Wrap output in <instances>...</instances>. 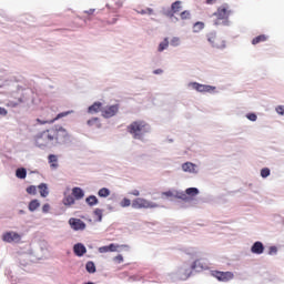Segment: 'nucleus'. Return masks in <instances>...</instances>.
<instances>
[{"label": "nucleus", "mask_w": 284, "mask_h": 284, "mask_svg": "<svg viewBox=\"0 0 284 284\" xmlns=\"http://www.w3.org/2000/svg\"><path fill=\"white\" fill-rule=\"evenodd\" d=\"M121 6H123V3H122V2H120V3H119V8H121Z\"/></svg>", "instance_id": "6e6d98bb"}, {"label": "nucleus", "mask_w": 284, "mask_h": 284, "mask_svg": "<svg viewBox=\"0 0 284 284\" xmlns=\"http://www.w3.org/2000/svg\"><path fill=\"white\" fill-rule=\"evenodd\" d=\"M94 214H95V216H98L99 221H102V219H103V210L95 209L94 210Z\"/></svg>", "instance_id": "e433bc0d"}, {"label": "nucleus", "mask_w": 284, "mask_h": 284, "mask_svg": "<svg viewBox=\"0 0 284 284\" xmlns=\"http://www.w3.org/2000/svg\"><path fill=\"white\" fill-rule=\"evenodd\" d=\"M246 119H248V121H256L257 116L255 113H248L246 115Z\"/></svg>", "instance_id": "ea45409f"}, {"label": "nucleus", "mask_w": 284, "mask_h": 284, "mask_svg": "<svg viewBox=\"0 0 284 284\" xmlns=\"http://www.w3.org/2000/svg\"><path fill=\"white\" fill-rule=\"evenodd\" d=\"M38 190L40 195L45 199V196H48V194H50V191H48V184L45 183H41L40 185H38Z\"/></svg>", "instance_id": "6ab92c4d"}, {"label": "nucleus", "mask_w": 284, "mask_h": 284, "mask_svg": "<svg viewBox=\"0 0 284 284\" xmlns=\"http://www.w3.org/2000/svg\"><path fill=\"white\" fill-rule=\"evenodd\" d=\"M2 240L6 243H19V241H21V235L16 232H7L3 234Z\"/></svg>", "instance_id": "9d476101"}, {"label": "nucleus", "mask_w": 284, "mask_h": 284, "mask_svg": "<svg viewBox=\"0 0 284 284\" xmlns=\"http://www.w3.org/2000/svg\"><path fill=\"white\" fill-rule=\"evenodd\" d=\"M129 194H131V196H141V192L139 190H133L129 192Z\"/></svg>", "instance_id": "a19ab883"}, {"label": "nucleus", "mask_w": 284, "mask_h": 284, "mask_svg": "<svg viewBox=\"0 0 284 284\" xmlns=\"http://www.w3.org/2000/svg\"><path fill=\"white\" fill-rule=\"evenodd\" d=\"M111 23H116V19H114L113 21H111Z\"/></svg>", "instance_id": "5fc2aeb1"}, {"label": "nucleus", "mask_w": 284, "mask_h": 284, "mask_svg": "<svg viewBox=\"0 0 284 284\" xmlns=\"http://www.w3.org/2000/svg\"><path fill=\"white\" fill-rule=\"evenodd\" d=\"M103 103L101 102H95L91 106H89L88 112L89 114H97L99 112H102Z\"/></svg>", "instance_id": "ddd939ff"}, {"label": "nucleus", "mask_w": 284, "mask_h": 284, "mask_svg": "<svg viewBox=\"0 0 284 284\" xmlns=\"http://www.w3.org/2000/svg\"><path fill=\"white\" fill-rule=\"evenodd\" d=\"M119 112V104H113L102 109V116L104 119H112Z\"/></svg>", "instance_id": "1a4fd4ad"}, {"label": "nucleus", "mask_w": 284, "mask_h": 284, "mask_svg": "<svg viewBox=\"0 0 284 284\" xmlns=\"http://www.w3.org/2000/svg\"><path fill=\"white\" fill-rule=\"evenodd\" d=\"M37 148H50V145H63L70 141V133L61 125H54L36 135Z\"/></svg>", "instance_id": "f257e3e1"}, {"label": "nucleus", "mask_w": 284, "mask_h": 284, "mask_svg": "<svg viewBox=\"0 0 284 284\" xmlns=\"http://www.w3.org/2000/svg\"><path fill=\"white\" fill-rule=\"evenodd\" d=\"M72 196H74L77 201H81V199L85 196V193L83 192V189L75 186L72 189Z\"/></svg>", "instance_id": "f3484780"}, {"label": "nucleus", "mask_w": 284, "mask_h": 284, "mask_svg": "<svg viewBox=\"0 0 284 284\" xmlns=\"http://www.w3.org/2000/svg\"><path fill=\"white\" fill-rule=\"evenodd\" d=\"M138 14H154V9L152 8H146L142 10H136Z\"/></svg>", "instance_id": "473e14b6"}, {"label": "nucleus", "mask_w": 284, "mask_h": 284, "mask_svg": "<svg viewBox=\"0 0 284 284\" xmlns=\"http://www.w3.org/2000/svg\"><path fill=\"white\" fill-rule=\"evenodd\" d=\"M63 205H74V196L68 195L63 199Z\"/></svg>", "instance_id": "7c9ffc66"}, {"label": "nucleus", "mask_w": 284, "mask_h": 284, "mask_svg": "<svg viewBox=\"0 0 284 284\" xmlns=\"http://www.w3.org/2000/svg\"><path fill=\"white\" fill-rule=\"evenodd\" d=\"M182 3L183 2H181V1H175V2H173L172 4H171V12H172V14H171V17H174V14H176L178 12H181V10H182Z\"/></svg>", "instance_id": "a211bd4d"}, {"label": "nucleus", "mask_w": 284, "mask_h": 284, "mask_svg": "<svg viewBox=\"0 0 284 284\" xmlns=\"http://www.w3.org/2000/svg\"><path fill=\"white\" fill-rule=\"evenodd\" d=\"M85 270L89 272V274H94V272H97V265H94V262L92 261L87 262Z\"/></svg>", "instance_id": "5701e85b"}, {"label": "nucleus", "mask_w": 284, "mask_h": 284, "mask_svg": "<svg viewBox=\"0 0 284 284\" xmlns=\"http://www.w3.org/2000/svg\"><path fill=\"white\" fill-rule=\"evenodd\" d=\"M27 192L34 196L37 194V186L30 185L29 187H27Z\"/></svg>", "instance_id": "4c0bfd02"}, {"label": "nucleus", "mask_w": 284, "mask_h": 284, "mask_svg": "<svg viewBox=\"0 0 284 284\" xmlns=\"http://www.w3.org/2000/svg\"><path fill=\"white\" fill-rule=\"evenodd\" d=\"M49 163L51 164V168H59L58 161L59 159L54 154H50L48 156Z\"/></svg>", "instance_id": "b1692460"}, {"label": "nucleus", "mask_w": 284, "mask_h": 284, "mask_svg": "<svg viewBox=\"0 0 284 284\" xmlns=\"http://www.w3.org/2000/svg\"><path fill=\"white\" fill-rule=\"evenodd\" d=\"M276 252H278V250L276 248V246H271L268 250V254H276Z\"/></svg>", "instance_id": "c03bdc74"}, {"label": "nucleus", "mask_w": 284, "mask_h": 284, "mask_svg": "<svg viewBox=\"0 0 284 284\" xmlns=\"http://www.w3.org/2000/svg\"><path fill=\"white\" fill-rule=\"evenodd\" d=\"M162 196H165L166 199H172V196H176L178 199H185V194L184 193H181L180 195L178 193L176 195H174V192H172V191L163 192Z\"/></svg>", "instance_id": "412c9836"}, {"label": "nucleus", "mask_w": 284, "mask_h": 284, "mask_svg": "<svg viewBox=\"0 0 284 284\" xmlns=\"http://www.w3.org/2000/svg\"><path fill=\"white\" fill-rule=\"evenodd\" d=\"M265 41H267V36L261 34L252 40V45H258V43H265Z\"/></svg>", "instance_id": "aec40b11"}, {"label": "nucleus", "mask_w": 284, "mask_h": 284, "mask_svg": "<svg viewBox=\"0 0 284 284\" xmlns=\"http://www.w3.org/2000/svg\"><path fill=\"white\" fill-rule=\"evenodd\" d=\"M69 225L71 230H74L75 232L85 230V222H83L81 219L71 217L69 220Z\"/></svg>", "instance_id": "6e6552de"}, {"label": "nucleus", "mask_w": 284, "mask_h": 284, "mask_svg": "<svg viewBox=\"0 0 284 284\" xmlns=\"http://www.w3.org/2000/svg\"><path fill=\"white\" fill-rule=\"evenodd\" d=\"M73 252H74L75 256H83V254H85V252H88V248H85V245L78 243L73 246Z\"/></svg>", "instance_id": "4468645a"}, {"label": "nucleus", "mask_w": 284, "mask_h": 284, "mask_svg": "<svg viewBox=\"0 0 284 284\" xmlns=\"http://www.w3.org/2000/svg\"><path fill=\"white\" fill-rule=\"evenodd\" d=\"M88 205L91 207L97 205L99 203V199H97L94 195H90L89 197L85 199Z\"/></svg>", "instance_id": "cd10ccee"}, {"label": "nucleus", "mask_w": 284, "mask_h": 284, "mask_svg": "<svg viewBox=\"0 0 284 284\" xmlns=\"http://www.w3.org/2000/svg\"><path fill=\"white\" fill-rule=\"evenodd\" d=\"M99 252H100V254H105L110 251H109L108 246H102V247L99 248Z\"/></svg>", "instance_id": "37998d69"}, {"label": "nucleus", "mask_w": 284, "mask_h": 284, "mask_svg": "<svg viewBox=\"0 0 284 284\" xmlns=\"http://www.w3.org/2000/svg\"><path fill=\"white\" fill-rule=\"evenodd\" d=\"M169 45L170 41L168 40V38H165L163 42L159 44L158 52H163V50H168Z\"/></svg>", "instance_id": "a878e982"}, {"label": "nucleus", "mask_w": 284, "mask_h": 284, "mask_svg": "<svg viewBox=\"0 0 284 284\" xmlns=\"http://www.w3.org/2000/svg\"><path fill=\"white\" fill-rule=\"evenodd\" d=\"M11 108H17V103H10Z\"/></svg>", "instance_id": "864d4df0"}, {"label": "nucleus", "mask_w": 284, "mask_h": 284, "mask_svg": "<svg viewBox=\"0 0 284 284\" xmlns=\"http://www.w3.org/2000/svg\"><path fill=\"white\" fill-rule=\"evenodd\" d=\"M276 112H277V114H284V106L283 105H280V106H277L276 108Z\"/></svg>", "instance_id": "a18cd8bd"}, {"label": "nucleus", "mask_w": 284, "mask_h": 284, "mask_svg": "<svg viewBox=\"0 0 284 284\" xmlns=\"http://www.w3.org/2000/svg\"><path fill=\"white\" fill-rule=\"evenodd\" d=\"M215 1H216V0H206V3H207L209 6H212Z\"/></svg>", "instance_id": "3c124183"}, {"label": "nucleus", "mask_w": 284, "mask_h": 284, "mask_svg": "<svg viewBox=\"0 0 284 284\" xmlns=\"http://www.w3.org/2000/svg\"><path fill=\"white\" fill-rule=\"evenodd\" d=\"M88 125H95V128H101V122L99 121V118H93L88 121Z\"/></svg>", "instance_id": "72a5a7b5"}, {"label": "nucleus", "mask_w": 284, "mask_h": 284, "mask_svg": "<svg viewBox=\"0 0 284 284\" xmlns=\"http://www.w3.org/2000/svg\"><path fill=\"white\" fill-rule=\"evenodd\" d=\"M8 115V110L6 108L0 106V116H7Z\"/></svg>", "instance_id": "79ce46f5"}, {"label": "nucleus", "mask_w": 284, "mask_h": 284, "mask_svg": "<svg viewBox=\"0 0 284 284\" xmlns=\"http://www.w3.org/2000/svg\"><path fill=\"white\" fill-rule=\"evenodd\" d=\"M114 261H115L116 263H123V255H118V256H115V257H114Z\"/></svg>", "instance_id": "09e8293b"}, {"label": "nucleus", "mask_w": 284, "mask_h": 284, "mask_svg": "<svg viewBox=\"0 0 284 284\" xmlns=\"http://www.w3.org/2000/svg\"><path fill=\"white\" fill-rule=\"evenodd\" d=\"M212 276H214V278H217V281L227 283V281H232V278H234V273H232L230 271H227V272L213 271Z\"/></svg>", "instance_id": "423d86ee"}, {"label": "nucleus", "mask_w": 284, "mask_h": 284, "mask_svg": "<svg viewBox=\"0 0 284 284\" xmlns=\"http://www.w3.org/2000/svg\"><path fill=\"white\" fill-rule=\"evenodd\" d=\"M205 28V23L199 21L195 22L193 26V32H201V30H203Z\"/></svg>", "instance_id": "c85d7f7f"}, {"label": "nucleus", "mask_w": 284, "mask_h": 284, "mask_svg": "<svg viewBox=\"0 0 284 284\" xmlns=\"http://www.w3.org/2000/svg\"><path fill=\"white\" fill-rule=\"evenodd\" d=\"M185 193L189 196H196V194H199V189H196V187H189V189H186Z\"/></svg>", "instance_id": "2f4dec72"}, {"label": "nucleus", "mask_w": 284, "mask_h": 284, "mask_svg": "<svg viewBox=\"0 0 284 284\" xmlns=\"http://www.w3.org/2000/svg\"><path fill=\"white\" fill-rule=\"evenodd\" d=\"M148 132H150V124L145 121H134L128 126V133L132 134L133 139L141 140Z\"/></svg>", "instance_id": "f03ea898"}, {"label": "nucleus", "mask_w": 284, "mask_h": 284, "mask_svg": "<svg viewBox=\"0 0 284 284\" xmlns=\"http://www.w3.org/2000/svg\"><path fill=\"white\" fill-rule=\"evenodd\" d=\"M93 12H94V9H91L88 11V14H93Z\"/></svg>", "instance_id": "603ef678"}, {"label": "nucleus", "mask_w": 284, "mask_h": 284, "mask_svg": "<svg viewBox=\"0 0 284 284\" xmlns=\"http://www.w3.org/2000/svg\"><path fill=\"white\" fill-rule=\"evenodd\" d=\"M232 14V9H230V4L225 3L217 8L214 17L219 19V21H227L230 16Z\"/></svg>", "instance_id": "20e7f679"}, {"label": "nucleus", "mask_w": 284, "mask_h": 284, "mask_svg": "<svg viewBox=\"0 0 284 284\" xmlns=\"http://www.w3.org/2000/svg\"><path fill=\"white\" fill-rule=\"evenodd\" d=\"M110 194V190L102 187L98 192V196H101L102 199H108V195Z\"/></svg>", "instance_id": "c756f323"}, {"label": "nucleus", "mask_w": 284, "mask_h": 284, "mask_svg": "<svg viewBox=\"0 0 284 284\" xmlns=\"http://www.w3.org/2000/svg\"><path fill=\"white\" fill-rule=\"evenodd\" d=\"M183 172H190L192 174H196V164L192 162H186L182 164Z\"/></svg>", "instance_id": "2eb2a0df"}, {"label": "nucleus", "mask_w": 284, "mask_h": 284, "mask_svg": "<svg viewBox=\"0 0 284 284\" xmlns=\"http://www.w3.org/2000/svg\"><path fill=\"white\" fill-rule=\"evenodd\" d=\"M180 19H182V21H187L192 19V13L190 12V10H184L180 13Z\"/></svg>", "instance_id": "bb28decb"}, {"label": "nucleus", "mask_w": 284, "mask_h": 284, "mask_svg": "<svg viewBox=\"0 0 284 284\" xmlns=\"http://www.w3.org/2000/svg\"><path fill=\"white\" fill-rule=\"evenodd\" d=\"M267 176H270V169L268 168H264L261 170V178L262 179H267Z\"/></svg>", "instance_id": "c9c22d12"}, {"label": "nucleus", "mask_w": 284, "mask_h": 284, "mask_svg": "<svg viewBox=\"0 0 284 284\" xmlns=\"http://www.w3.org/2000/svg\"><path fill=\"white\" fill-rule=\"evenodd\" d=\"M16 176L18 179H26L28 176V171L23 168H20L16 171Z\"/></svg>", "instance_id": "393cba45"}, {"label": "nucleus", "mask_w": 284, "mask_h": 284, "mask_svg": "<svg viewBox=\"0 0 284 284\" xmlns=\"http://www.w3.org/2000/svg\"><path fill=\"white\" fill-rule=\"evenodd\" d=\"M39 207H41V203L39 202V200H32L29 203V211L30 212H36V210H39Z\"/></svg>", "instance_id": "4be33fe9"}, {"label": "nucleus", "mask_w": 284, "mask_h": 284, "mask_svg": "<svg viewBox=\"0 0 284 284\" xmlns=\"http://www.w3.org/2000/svg\"><path fill=\"white\" fill-rule=\"evenodd\" d=\"M116 245H114V244H110L109 246H108V250H109V252H116Z\"/></svg>", "instance_id": "49530a36"}, {"label": "nucleus", "mask_w": 284, "mask_h": 284, "mask_svg": "<svg viewBox=\"0 0 284 284\" xmlns=\"http://www.w3.org/2000/svg\"><path fill=\"white\" fill-rule=\"evenodd\" d=\"M206 37H207L209 43H211L213 48H219V49L225 48V40L216 36V33H209Z\"/></svg>", "instance_id": "39448f33"}, {"label": "nucleus", "mask_w": 284, "mask_h": 284, "mask_svg": "<svg viewBox=\"0 0 284 284\" xmlns=\"http://www.w3.org/2000/svg\"><path fill=\"white\" fill-rule=\"evenodd\" d=\"M189 87L193 88V90H196V92H214V90H216V87L201 84L197 82H191L189 83Z\"/></svg>", "instance_id": "0eeeda50"}, {"label": "nucleus", "mask_w": 284, "mask_h": 284, "mask_svg": "<svg viewBox=\"0 0 284 284\" xmlns=\"http://www.w3.org/2000/svg\"><path fill=\"white\" fill-rule=\"evenodd\" d=\"M121 207H130V205H132V202L130 201V199L124 197L121 203H120Z\"/></svg>", "instance_id": "f704fd0d"}, {"label": "nucleus", "mask_w": 284, "mask_h": 284, "mask_svg": "<svg viewBox=\"0 0 284 284\" xmlns=\"http://www.w3.org/2000/svg\"><path fill=\"white\" fill-rule=\"evenodd\" d=\"M42 212H44L47 214V212H50V204H44L42 206Z\"/></svg>", "instance_id": "de8ad7c7"}, {"label": "nucleus", "mask_w": 284, "mask_h": 284, "mask_svg": "<svg viewBox=\"0 0 284 284\" xmlns=\"http://www.w3.org/2000/svg\"><path fill=\"white\" fill-rule=\"evenodd\" d=\"M153 74H163V71L161 69H156L153 71Z\"/></svg>", "instance_id": "8fccbe9b"}, {"label": "nucleus", "mask_w": 284, "mask_h": 284, "mask_svg": "<svg viewBox=\"0 0 284 284\" xmlns=\"http://www.w3.org/2000/svg\"><path fill=\"white\" fill-rule=\"evenodd\" d=\"M180 43H181V40H180L179 38H173V39L171 40V45H172L173 48H176Z\"/></svg>", "instance_id": "58836bf2"}, {"label": "nucleus", "mask_w": 284, "mask_h": 284, "mask_svg": "<svg viewBox=\"0 0 284 284\" xmlns=\"http://www.w3.org/2000/svg\"><path fill=\"white\" fill-rule=\"evenodd\" d=\"M253 254H263L265 252V246L261 242H255L251 247Z\"/></svg>", "instance_id": "dca6fc26"}, {"label": "nucleus", "mask_w": 284, "mask_h": 284, "mask_svg": "<svg viewBox=\"0 0 284 284\" xmlns=\"http://www.w3.org/2000/svg\"><path fill=\"white\" fill-rule=\"evenodd\" d=\"M191 270H195V272H203V270H209L207 263L203 262V260H196L193 262Z\"/></svg>", "instance_id": "f8f14e48"}, {"label": "nucleus", "mask_w": 284, "mask_h": 284, "mask_svg": "<svg viewBox=\"0 0 284 284\" xmlns=\"http://www.w3.org/2000/svg\"><path fill=\"white\" fill-rule=\"evenodd\" d=\"M68 114H72V112L65 111V112L59 113L54 119H51V120L37 119V122L40 125H48V124L50 125V124L54 123V121H59V119H63V116H68Z\"/></svg>", "instance_id": "9b49d317"}, {"label": "nucleus", "mask_w": 284, "mask_h": 284, "mask_svg": "<svg viewBox=\"0 0 284 284\" xmlns=\"http://www.w3.org/2000/svg\"><path fill=\"white\" fill-rule=\"evenodd\" d=\"M131 205L133 210H154L155 207H159V204L143 197L134 199Z\"/></svg>", "instance_id": "7ed1b4c3"}]
</instances>
